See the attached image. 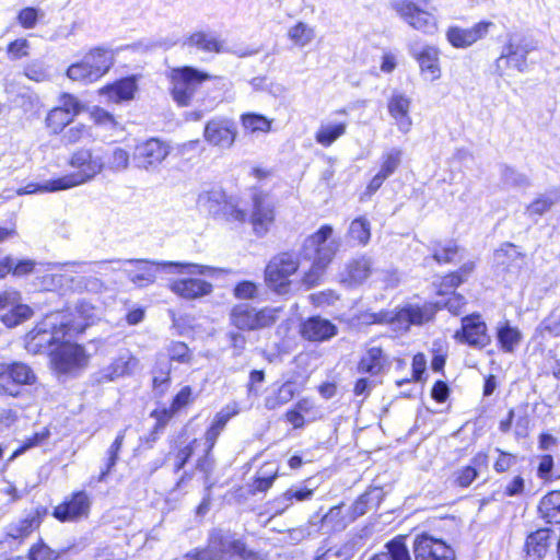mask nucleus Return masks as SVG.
Returning <instances> with one entry per match:
<instances>
[{
  "instance_id": "f257e3e1",
  "label": "nucleus",
  "mask_w": 560,
  "mask_h": 560,
  "mask_svg": "<svg viewBox=\"0 0 560 560\" xmlns=\"http://www.w3.org/2000/svg\"><path fill=\"white\" fill-rule=\"evenodd\" d=\"M89 305L80 304L75 313L56 312L47 315L33 330V339H38L37 345L59 343L65 339L83 332L90 325V316L85 315Z\"/></svg>"
},
{
  "instance_id": "f03ea898",
  "label": "nucleus",
  "mask_w": 560,
  "mask_h": 560,
  "mask_svg": "<svg viewBox=\"0 0 560 560\" xmlns=\"http://www.w3.org/2000/svg\"><path fill=\"white\" fill-rule=\"evenodd\" d=\"M158 265L168 275L178 276L168 279L167 288L180 299L188 301L201 299L213 290L210 282L196 277L207 273L210 270L209 266L182 261H162Z\"/></svg>"
},
{
  "instance_id": "7ed1b4c3",
  "label": "nucleus",
  "mask_w": 560,
  "mask_h": 560,
  "mask_svg": "<svg viewBox=\"0 0 560 560\" xmlns=\"http://www.w3.org/2000/svg\"><path fill=\"white\" fill-rule=\"evenodd\" d=\"M112 262H115V260L65 262L60 265L63 272L52 275V281L61 287L67 285L68 289L72 291L100 293L105 289V284L101 279L79 273L89 271L102 273V271H106L108 269V265Z\"/></svg>"
},
{
  "instance_id": "20e7f679",
  "label": "nucleus",
  "mask_w": 560,
  "mask_h": 560,
  "mask_svg": "<svg viewBox=\"0 0 560 560\" xmlns=\"http://www.w3.org/2000/svg\"><path fill=\"white\" fill-rule=\"evenodd\" d=\"M435 315L432 304H408L396 311H380L366 313L363 319L366 324H387L396 332H405L411 325H422Z\"/></svg>"
},
{
  "instance_id": "39448f33",
  "label": "nucleus",
  "mask_w": 560,
  "mask_h": 560,
  "mask_svg": "<svg viewBox=\"0 0 560 560\" xmlns=\"http://www.w3.org/2000/svg\"><path fill=\"white\" fill-rule=\"evenodd\" d=\"M168 79L173 101L178 106H188L197 91L212 77L192 67H182L172 69Z\"/></svg>"
},
{
  "instance_id": "423d86ee",
  "label": "nucleus",
  "mask_w": 560,
  "mask_h": 560,
  "mask_svg": "<svg viewBox=\"0 0 560 560\" xmlns=\"http://www.w3.org/2000/svg\"><path fill=\"white\" fill-rule=\"evenodd\" d=\"M69 165L75 171L56 178V188L70 189L85 184L100 174L104 167L101 158H94L89 149L74 151L69 160Z\"/></svg>"
},
{
  "instance_id": "0eeeda50",
  "label": "nucleus",
  "mask_w": 560,
  "mask_h": 560,
  "mask_svg": "<svg viewBox=\"0 0 560 560\" xmlns=\"http://www.w3.org/2000/svg\"><path fill=\"white\" fill-rule=\"evenodd\" d=\"M535 49L533 40L525 37L509 39L495 61L497 71L501 77L510 75L513 71L525 72L527 55Z\"/></svg>"
},
{
  "instance_id": "6e6552de",
  "label": "nucleus",
  "mask_w": 560,
  "mask_h": 560,
  "mask_svg": "<svg viewBox=\"0 0 560 560\" xmlns=\"http://www.w3.org/2000/svg\"><path fill=\"white\" fill-rule=\"evenodd\" d=\"M206 559L222 560L225 557H240L241 559H249L252 551L247 550L246 544L236 538L230 532L222 529H213L208 538L206 547Z\"/></svg>"
},
{
  "instance_id": "1a4fd4ad",
  "label": "nucleus",
  "mask_w": 560,
  "mask_h": 560,
  "mask_svg": "<svg viewBox=\"0 0 560 560\" xmlns=\"http://www.w3.org/2000/svg\"><path fill=\"white\" fill-rule=\"evenodd\" d=\"M298 268L299 260L293 254L281 253L268 262L265 269L266 282L277 293L284 294L290 285L289 277L295 273Z\"/></svg>"
},
{
  "instance_id": "9d476101",
  "label": "nucleus",
  "mask_w": 560,
  "mask_h": 560,
  "mask_svg": "<svg viewBox=\"0 0 560 560\" xmlns=\"http://www.w3.org/2000/svg\"><path fill=\"white\" fill-rule=\"evenodd\" d=\"M332 228L323 225L317 232L305 238L302 255L312 260L330 264L335 257L338 243L331 238Z\"/></svg>"
},
{
  "instance_id": "9b49d317",
  "label": "nucleus",
  "mask_w": 560,
  "mask_h": 560,
  "mask_svg": "<svg viewBox=\"0 0 560 560\" xmlns=\"http://www.w3.org/2000/svg\"><path fill=\"white\" fill-rule=\"evenodd\" d=\"M390 8L412 28L432 35L438 31V20L410 0H394Z\"/></svg>"
},
{
  "instance_id": "f8f14e48",
  "label": "nucleus",
  "mask_w": 560,
  "mask_h": 560,
  "mask_svg": "<svg viewBox=\"0 0 560 560\" xmlns=\"http://www.w3.org/2000/svg\"><path fill=\"white\" fill-rule=\"evenodd\" d=\"M202 136L209 145L229 150L235 143L237 127L230 117L214 116L206 122Z\"/></svg>"
},
{
  "instance_id": "ddd939ff",
  "label": "nucleus",
  "mask_w": 560,
  "mask_h": 560,
  "mask_svg": "<svg viewBox=\"0 0 560 560\" xmlns=\"http://www.w3.org/2000/svg\"><path fill=\"white\" fill-rule=\"evenodd\" d=\"M168 154V147L152 138L136 145L132 159L137 167L149 171L158 167Z\"/></svg>"
},
{
  "instance_id": "4468645a",
  "label": "nucleus",
  "mask_w": 560,
  "mask_h": 560,
  "mask_svg": "<svg viewBox=\"0 0 560 560\" xmlns=\"http://www.w3.org/2000/svg\"><path fill=\"white\" fill-rule=\"evenodd\" d=\"M413 553L416 560H455V552L448 545L429 535L416 538Z\"/></svg>"
},
{
  "instance_id": "2eb2a0df",
  "label": "nucleus",
  "mask_w": 560,
  "mask_h": 560,
  "mask_svg": "<svg viewBox=\"0 0 560 560\" xmlns=\"http://www.w3.org/2000/svg\"><path fill=\"white\" fill-rule=\"evenodd\" d=\"M493 26L490 21H481L471 27L450 26L446 31L447 42L455 48H468L485 38Z\"/></svg>"
},
{
  "instance_id": "dca6fc26",
  "label": "nucleus",
  "mask_w": 560,
  "mask_h": 560,
  "mask_svg": "<svg viewBox=\"0 0 560 560\" xmlns=\"http://www.w3.org/2000/svg\"><path fill=\"white\" fill-rule=\"evenodd\" d=\"M454 337L460 342L479 349L490 343L487 325L477 314L464 317L462 319V329L457 330Z\"/></svg>"
},
{
  "instance_id": "f3484780",
  "label": "nucleus",
  "mask_w": 560,
  "mask_h": 560,
  "mask_svg": "<svg viewBox=\"0 0 560 560\" xmlns=\"http://www.w3.org/2000/svg\"><path fill=\"white\" fill-rule=\"evenodd\" d=\"M91 508V500L86 492H75L69 501L57 505L54 516L61 522L75 521L86 517Z\"/></svg>"
},
{
  "instance_id": "a211bd4d",
  "label": "nucleus",
  "mask_w": 560,
  "mask_h": 560,
  "mask_svg": "<svg viewBox=\"0 0 560 560\" xmlns=\"http://www.w3.org/2000/svg\"><path fill=\"white\" fill-rule=\"evenodd\" d=\"M410 107L411 98L400 92H394L387 103L390 117L394 119L397 129L404 135L408 133L412 127Z\"/></svg>"
},
{
  "instance_id": "6ab92c4d",
  "label": "nucleus",
  "mask_w": 560,
  "mask_h": 560,
  "mask_svg": "<svg viewBox=\"0 0 560 560\" xmlns=\"http://www.w3.org/2000/svg\"><path fill=\"white\" fill-rule=\"evenodd\" d=\"M131 268L124 269L125 275L137 288H147L153 284L156 280V270L154 267L160 268L159 261H150L142 259H128L125 261Z\"/></svg>"
},
{
  "instance_id": "aec40b11",
  "label": "nucleus",
  "mask_w": 560,
  "mask_h": 560,
  "mask_svg": "<svg viewBox=\"0 0 560 560\" xmlns=\"http://www.w3.org/2000/svg\"><path fill=\"white\" fill-rule=\"evenodd\" d=\"M12 294L15 295V299H5V302L0 304V311L8 310L7 313L1 315V320L8 327H14L33 315V311L28 305L20 303L21 296L18 291H5L0 296L8 298Z\"/></svg>"
},
{
  "instance_id": "412c9836",
  "label": "nucleus",
  "mask_w": 560,
  "mask_h": 560,
  "mask_svg": "<svg viewBox=\"0 0 560 560\" xmlns=\"http://www.w3.org/2000/svg\"><path fill=\"white\" fill-rule=\"evenodd\" d=\"M254 210L252 213L250 222L254 232L258 236L265 235L275 220V211L271 202L260 194H255L253 197Z\"/></svg>"
},
{
  "instance_id": "4be33fe9",
  "label": "nucleus",
  "mask_w": 560,
  "mask_h": 560,
  "mask_svg": "<svg viewBox=\"0 0 560 560\" xmlns=\"http://www.w3.org/2000/svg\"><path fill=\"white\" fill-rule=\"evenodd\" d=\"M494 261L506 272L517 275L525 265V255L516 245L506 243L495 250Z\"/></svg>"
},
{
  "instance_id": "5701e85b",
  "label": "nucleus",
  "mask_w": 560,
  "mask_h": 560,
  "mask_svg": "<svg viewBox=\"0 0 560 560\" xmlns=\"http://www.w3.org/2000/svg\"><path fill=\"white\" fill-rule=\"evenodd\" d=\"M411 55L418 61L421 72L430 81H435L441 77L438 48L433 46H424L421 50L412 48Z\"/></svg>"
},
{
  "instance_id": "b1692460",
  "label": "nucleus",
  "mask_w": 560,
  "mask_h": 560,
  "mask_svg": "<svg viewBox=\"0 0 560 560\" xmlns=\"http://www.w3.org/2000/svg\"><path fill=\"white\" fill-rule=\"evenodd\" d=\"M113 52L108 49L96 47L91 49L84 57L85 66L89 68L92 80H98L113 65Z\"/></svg>"
},
{
  "instance_id": "393cba45",
  "label": "nucleus",
  "mask_w": 560,
  "mask_h": 560,
  "mask_svg": "<svg viewBox=\"0 0 560 560\" xmlns=\"http://www.w3.org/2000/svg\"><path fill=\"white\" fill-rule=\"evenodd\" d=\"M84 361V350L77 343L65 342L56 352L55 363L59 371L69 372Z\"/></svg>"
},
{
  "instance_id": "a878e982",
  "label": "nucleus",
  "mask_w": 560,
  "mask_h": 560,
  "mask_svg": "<svg viewBox=\"0 0 560 560\" xmlns=\"http://www.w3.org/2000/svg\"><path fill=\"white\" fill-rule=\"evenodd\" d=\"M372 260L366 256H361L351 260L342 273V282L349 287L363 283L372 273Z\"/></svg>"
},
{
  "instance_id": "bb28decb",
  "label": "nucleus",
  "mask_w": 560,
  "mask_h": 560,
  "mask_svg": "<svg viewBox=\"0 0 560 560\" xmlns=\"http://www.w3.org/2000/svg\"><path fill=\"white\" fill-rule=\"evenodd\" d=\"M337 334V328L329 320L320 317H312L302 326V335L312 341H324Z\"/></svg>"
},
{
  "instance_id": "cd10ccee",
  "label": "nucleus",
  "mask_w": 560,
  "mask_h": 560,
  "mask_svg": "<svg viewBox=\"0 0 560 560\" xmlns=\"http://www.w3.org/2000/svg\"><path fill=\"white\" fill-rule=\"evenodd\" d=\"M482 467H488V454L479 452L472 457L471 465L462 467L454 472V482L463 488L470 486L478 477V468Z\"/></svg>"
},
{
  "instance_id": "c85d7f7f",
  "label": "nucleus",
  "mask_w": 560,
  "mask_h": 560,
  "mask_svg": "<svg viewBox=\"0 0 560 560\" xmlns=\"http://www.w3.org/2000/svg\"><path fill=\"white\" fill-rule=\"evenodd\" d=\"M347 122H322L315 133V140L323 147H330L337 139L346 133Z\"/></svg>"
},
{
  "instance_id": "c756f323",
  "label": "nucleus",
  "mask_w": 560,
  "mask_h": 560,
  "mask_svg": "<svg viewBox=\"0 0 560 560\" xmlns=\"http://www.w3.org/2000/svg\"><path fill=\"white\" fill-rule=\"evenodd\" d=\"M189 47H196L206 52L223 51V43L212 33L196 32L192 33L185 42Z\"/></svg>"
},
{
  "instance_id": "7c9ffc66",
  "label": "nucleus",
  "mask_w": 560,
  "mask_h": 560,
  "mask_svg": "<svg viewBox=\"0 0 560 560\" xmlns=\"http://www.w3.org/2000/svg\"><path fill=\"white\" fill-rule=\"evenodd\" d=\"M231 323L241 330H256L255 307L242 303L235 305L230 313Z\"/></svg>"
},
{
  "instance_id": "2f4dec72",
  "label": "nucleus",
  "mask_w": 560,
  "mask_h": 560,
  "mask_svg": "<svg viewBox=\"0 0 560 560\" xmlns=\"http://www.w3.org/2000/svg\"><path fill=\"white\" fill-rule=\"evenodd\" d=\"M384 364L385 358L383 355V350L380 347L372 346L361 358L358 370L361 373L376 375L382 371Z\"/></svg>"
},
{
  "instance_id": "473e14b6",
  "label": "nucleus",
  "mask_w": 560,
  "mask_h": 560,
  "mask_svg": "<svg viewBox=\"0 0 560 560\" xmlns=\"http://www.w3.org/2000/svg\"><path fill=\"white\" fill-rule=\"evenodd\" d=\"M296 394V386L294 382H284L276 392L265 398V407L268 410H276L281 406L288 404L293 399Z\"/></svg>"
},
{
  "instance_id": "72a5a7b5",
  "label": "nucleus",
  "mask_w": 560,
  "mask_h": 560,
  "mask_svg": "<svg viewBox=\"0 0 560 560\" xmlns=\"http://www.w3.org/2000/svg\"><path fill=\"white\" fill-rule=\"evenodd\" d=\"M226 196L221 190L206 191L199 195L198 206L215 219L222 214V207Z\"/></svg>"
},
{
  "instance_id": "f704fd0d",
  "label": "nucleus",
  "mask_w": 560,
  "mask_h": 560,
  "mask_svg": "<svg viewBox=\"0 0 560 560\" xmlns=\"http://www.w3.org/2000/svg\"><path fill=\"white\" fill-rule=\"evenodd\" d=\"M538 510L548 523L560 524V491L546 494L540 500Z\"/></svg>"
},
{
  "instance_id": "c9c22d12",
  "label": "nucleus",
  "mask_w": 560,
  "mask_h": 560,
  "mask_svg": "<svg viewBox=\"0 0 560 560\" xmlns=\"http://www.w3.org/2000/svg\"><path fill=\"white\" fill-rule=\"evenodd\" d=\"M560 200V189L551 188L545 194L539 195L534 201H532L526 212L528 215H542L551 209V207Z\"/></svg>"
},
{
  "instance_id": "e433bc0d",
  "label": "nucleus",
  "mask_w": 560,
  "mask_h": 560,
  "mask_svg": "<svg viewBox=\"0 0 560 560\" xmlns=\"http://www.w3.org/2000/svg\"><path fill=\"white\" fill-rule=\"evenodd\" d=\"M385 551L375 555L371 560H411L402 537H396L385 545Z\"/></svg>"
},
{
  "instance_id": "4c0bfd02",
  "label": "nucleus",
  "mask_w": 560,
  "mask_h": 560,
  "mask_svg": "<svg viewBox=\"0 0 560 560\" xmlns=\"http://www.w3.org/2000/svg\"><path fill=\"white\" fill-rule=\"evenodd\" d=\"M550 532L547 528H540L532 533L526 539V550L529 556L541 558L549 546Z\"/></svg>"
},
{
  "instance_id": "58836bf2",
  "label": "nucleus",
  "mask_w": 560,
  "mask_h": 560,
  "mask_svg": "<svg viewBox=\"0 0 560 560\" xmlns=\"http://www.w3.org/2000/svg\"><path fill=\"white\" fill-rule=\"evenodd\" d=\"M192 389L190 386H184L178 394L174 397L171 407L156 411L159 415V422L168 421L177 411L186 407L191 401Z\"/></svg>"
},
{
  "instance_id": "ea45409f",
  "label": "nucleus",
  "mask_w": 560,
  "mask_h": 560,
  "mask_svg": "<svg viewBox=\"0 0 560 560\" xmlns=\"http://www.w3.org/2000/svg\"><path fill=\"white\" fill-rule=\"evenodd\" d=\"M139 366V361L130 354L120 355L108 368V380H114L135 372Z\"/></svg>"
},
{
  "instance_id": "a19ab883",
  "label": "nucleus",
  "mask_w": 560,
  "mask_h": 560,
  "mask_svg": "<svg viewBox=\"0 0 560 560\" xmlns=\"http://www.w3.org/2000/svg\"><path fill=\"white\" fill-rule=\"evenodd\" d=\"M288 38L298 47H305L312 43L315 37V31L304 22H298L288 30Z\"/></svg>"
},
{
  "instance_id": "79ce46f5",
  "label": "nucleus",
  "mask_w": 560,
  "mask_h": 560,
  "mask_svg": "<svg viewBox=\"0 0 560 560\" xmlns=\"http://www.w3.org/2000/svg\"><path fill=\"white\" fill-rule=\"evenodd\" d=\"M240 119L243 128L252 133L269 132L271 129L272 120L260 114L245 113Z\"/></svg>"
},
{
  "instance_id": "37998d69",
  "label": "nucleus",
  "mask_w": 560,
  "mask_h": 560,
  "mask_svg": "<svg viewBox=\"0 0 560 560\" xmlns=\"http://www.w3.org/2000/svg\"><path fill=\"white\" fill-rule=\"evenodd\" d=\"M246 211L240 206V201L235 198H225L222 214L219 219L231 223H244L246 221Z\"/></svg>"
},
{
  "instance_id": "c03bdc74",
  "label": "nucleus",
  "mask_w": 560,
  "mask_h": 560,
  "mask_svg": "<svg viewBox=\"0 0 560 560\" xmlns=\"http://www.w3.org/2000/svg\"><path fill=\"white\" fill-rule=\"evenodd\" d=\"M74 118L58 106L50 109L45 118L46 127L54 133H60Z\"/></svg>"
},
{
  "instance_id": "a18cd8bd",
  "label": "nucleus",
  "mask_w": 560,
  "mask_h": 560,
  "mask_svg": "<svg viewBox=\"0 0 560 560\" xmlns=\"http://www.w3.org/2000/svg\"><path fill=\"white\" fill-rule=\"evenodd\" d=\"M96 139L92 131V127L84 124H77L63 133L66 143L74 144L79 142H93Z\"/></svg>"
},
{
  "instance_id": "49530a36",
  "label": "nucleus",
  "mask_w": 560,
  "mask_h": 560,
  "mask_svg": "<svg viewBox=\"0 0 560 560\" xmlns=\"http://www.w3.org/2000/svg\"><path fill=\"white\" fill-rule=\"evenodd\" d=\"M137 85L132 78H126L115 83L109 89V94L116 102L131 100L135 95Z\"/></svg>"
},
{
  "instance_id": "de8ad7c7",
  "label": "nucleus",
  "mask_w": 560,
  "mask_h": 560,
  "mask_svg": "<svg viewBox=\"0 0 560 560\" xmlns=\"http://www.w3.org/2000/svg\"><path fill=\"white\" fill-rule=\"evenodd\" d=\"M349 235L360 245H366L371 237V225L366 218L354 219L349 228Z\"/></svg>"
},
{
  "instance_id": "09e8293b",
  "label": "nucleus",
  "mask_w": 560,
  "mask_h": 560,
  "mask_svg": "<svg viewBox=\"0 0 560 560\" xmlns=\"http://www.w3.org/2000/svg\"><path fill=\"white\" fill-rule=\"evenodd\" d=\"M402 151L398 148H392L382 155V164L378 172L387 178L396 172L401 164Z\"/></svg>"
},
{
  "instance_id": "8fccbe9b",
  "label": "nucleus",
  "mask_w": 560,
  "mask_h": 560,
  "mask_svg": "<svg viewBox=\"0 0 560 560\" xmlns=\"http://www.w3.org/2000/svg\"><path fill=\"white\" fill-rule=\"evenodd\" d=\"M91 117L97 127H102L110 131L112 135H114L116 131L122 130L119 122L116 121L115 117L103 108H94L91 112Z\"/></svg>"
},
{
  "instance_id": "3c124183",
  "label": "nucleus",
  "mask_w": 560,
  "mask_h": 560,
  "mask_svg": "<svg viewBox=\"0 0 560 560\" xmlns=\"http://www.w3.org/2000/svg\"><path fill=\"white\" fill-rule=\"evenodd\" d=\"M38 525L39 521L37 516H28L15 524H11L8 535L14 539L23 538L28 536Z\"/></svg>"
},
{
  "instance_id": "603ef678",
  "label": "nucleus",
  "mask_w": 560,
  "mask_h": 560,
  "mask_svg": "<svg viewBox=\"0 0 560 560\" xmlns=\"http://www.w3.org/2000/svg\"><path fill=\"white\" fill-rule=\"evenodd\" d=\"M0 394L16 396L19 389L15 388L13 363H0Z\"/></svg>"
},
{
  "instance_id": "864d4df0",
  "label": "nucleus",
  "mask_w": 560,
  "mask_h": 560,
  "mask_svg": "<svg viewBox=\"0 0 560 560\" xmlns=\"http://www.w3.org/2000/svg\"><path fill=\"white\" fill-rule=\"evenodd\" d=\"M498 339L502 348L506 352L513 351L514 347L521 341V332L518 329L504 325L498 331Z\"/></svg>"
},
{
  "instance_id": "5fc2aeb1",
  "label": "nucleus",
  "mask_w": 560,
  "mask_h": 560,
  "mask_svg": "<svg viewBox=\"0 0 560 560\" xmlns=\"http://www.w3.org/2000/svg\"><path fill=\"white\" fill-rule=\"evenodd\" d=\"M13 375L16 389L21 385H32L36 382L34 371L27 364L22 362L13 363Z\"/></svg>"
},
{
  "instance_id": "6e6d98bb",
  "label": "nucleus",
  "mask_w": 560,
  "mask_h": 560,
  "mask_svg": "<svg viewBox=\"0 0 560 560\" xmlns=\"http://www.w3.org/2000/svg\"><path fill=\"white\" fill-rule=\"evenodd\" d=\"M279 307H264L259 311L255 310V328L261 329L273 325L278 318Z\"/></svg>"
},
{
  "instance_id": "4d7b16f0",
  "label": "nucleus",
  "mask_w": 560,
  "mask_h": 560,
  "mask_svg": "<svg viewBox=\"0 0 560 560\" xmlns=\"http://www.w3.org/2000/svg\"><path fill=\"white\" fill-rule=\"evenodd\" d=\"M502 182L509 187L523 188L529 186V180L526 175L509 166H504L502 170Z\"/></svg>"
},
{
  "instance_id": "13d9d810",
  "label": "nucleus",
  "mask_w": 560,
  "mask_h": 560,
  "mask_svg": "<svg viewBox=\"0 0 560 560\" xmlns=\"http://www.w3.org/2000/svg\"><path fill=\"white\" fill-rule=\"evenodd\" d=\"M313 495V490L310 489H288L282 497L278 500V502H283V506L277 511V513H281L284 511L292 502L293 499L298 501H305L311 499Z\"/></svg>"
},
{
  "instance_id": "bf43d9fd",
  "label": "nucleus",
  "mask_w": 560,
  "mask_h": 560,
  "mask_svg": "<svg viewBox=\"0 0 560 560\" xmlns=\"http://www.w3.org/2000/svg\"><path fill=\"white\" fill-rule=\"evenodd\" d=\"M328 265L329 264L313 260L312 267L307 272L304 273L302 279V282L306 285V288H312L319 283Z\"/></svg>"
},
{
  "instance_id": "052dcab7",
  "label": "nucleus",
  "mask_w": 560,
  "mask_h": 560,
  "mask_svg": "<svg viewBox=\"0 0 560 560\" xmlns=\"http://www.w3.org/2000/svg\"><path fill=\"white\" fill-rule=\"evenodd\" d=\"M130 155L128 151L121 148H115L108 159V166L110 170L120 172L129 166Z\"/></svg>"
},
{
  "instance_id": "680f3d73",
  "label": "nucleus",
  "mask_w": 560,
  "mask_h": 560,
  "mask_svg": "<svg viewBox=\"0 0 560 560\" xmlns=\"http://www.w3.org/2000/svg\"><path fill=\"white\" fill-rule=\"evenodd\" d=\"M42 16H44L43 12H40L38 9L28 7L22 9L19 12L16 19L22 27L30 30L36 26L38 19Z\"/></svg>"
},
{
  "instance_id": "e2e57ef3",
  "label": "nucleus",
  "mask_w": 560,
  "mask_h": 560,
  "mask_svg": "<svg viewBox=\"0 0 560 560\" xmlns=\"http://www.w3.org/2000/svg\"><path fill=\"white\" fill-rule=\"evenodd\" d=\"M433 259L439 264H446L454 260L455 256L458 253V246L453 243L448 242L443 247H433Z\"/></svg>"
},
{
  "instance_id": "0e129e2a",
  "label": "nucleus",
  "mask_w": 560,
  "mask_h": 560,
  "mask_svg": "<svg viewBox=\"0 0 560 560\" xmlns=\"http://www.w3.org/2000/svg\"><path fill=\"white\" fill-rule=\"evenodd\" d=\"M495 452L498 453V458L493 464V469L497 472L502 474L509 471L516 464V455L502 451L499 447L495 448Z\"/></svg>"
},
{
  "instance_id": "69168bd1",
  "label": "nucleus",
  "mask_w": 560,
  "mask_h": 560,
  "mask_svg": "<svg viewBox=\"0 0 560 560\" xmlns=\"http://www.w3.org/2000/svg\"><path fill=\"white\" fill-rule=\"evenodd\" d=\"M58 107L68 113L73 118L78 116L83 109V105L80 103V101L69 93H63L60 95Z\"/></svg>"
},
{
  "instance_id": "338daca9",
  "label": "nucleus",
  "mask_w": 560,
  "mask_h": 560,
  "mask_svg": "<svg viewBox=\"0 0 560 560\" xmlns=\"http://www.w3.org/2000/svg\"><path fill=\"white\" fill-rule=\"evenodd\" d=\"M167 354L172 361L187 363L190 361V352L188 347L180 341H173L167 347Z\"/></svg>"
},
{
  "instance_id": "774afa93",
  "label": "nucleus",
  "mask_w": 560,
  "mask_h": 560,
  "mask_svg": "<svg viewBox=\"0 0 560 560\" xmlns=\"http://www.w3.org/2000/svg\"><path fill=\"white\" fill-rule=\"evenodd\" d=\"M30 560H55L56 552L45 544L34 545L30 550Z\"/></svg>"
}]
</instances>
